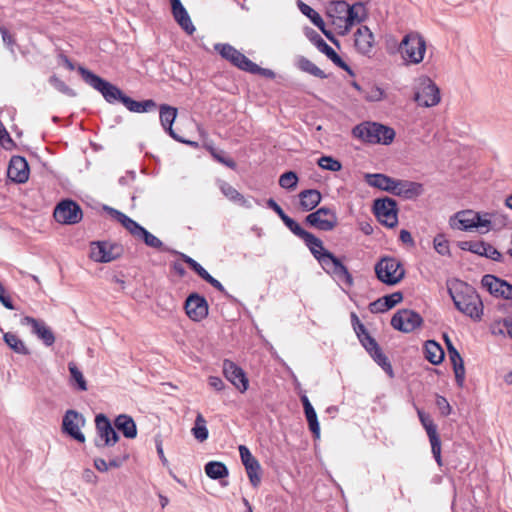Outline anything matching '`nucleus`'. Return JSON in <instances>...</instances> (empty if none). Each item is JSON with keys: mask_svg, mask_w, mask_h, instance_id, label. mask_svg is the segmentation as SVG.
<instances>
[{"mask_svg": "<svg viewBox=\"0 0 512 512\" xmlns=\"http://www.w3.org/2000/svg\"><path fill=\"white\" fill-rule=\"evenodd\" d=\"M481 285L495 297L512 300V284L505 280L491 274H486L482 277Z\"/></svg>", "mask_w": 512, "mask_h": 512, "instance_id": "412c9836", "label": "nucleus"}, {"mask_svg": "<svg viewBox=\"0 0 512 512\" xmlns=\"http://www.w3.org/2000/svg\"><path fill=\"white\" fill-rule=\"evenodd\" d=\"M361 342L364 346V348L367 350V352L370 354V353H373L374 350H376L377 348H379V345L377 344V342L371 337L369 336L368 334H366L362 339H361Z\"/></svg>", "mask_w": 512, "mask_h": 512, "instance_id": "774afa93", "label": "nucleus"}, {"mask_svg": "<svg viewBox=\"0 0 512 512\" xmlns=\"http://www.w3.org/2000/svg\"><path fill=\"white\" fill-rule=\"evenodd\" d=\"M445 342L447 344L450 361L453 365L456 382L459 386H463L465 379L463 359L457 349L453 346L448 336H445Z\"/></svg>", "mask_w": 512, "mask_h": 512, "instance_id": "bb28decb", "label": "nucleus"}, {"mask_svg": "<svg viewBox=\"0 0 512 512\" xmlns=\"http://www.w3.org/2000/svg\"><path fill=\"white\" fill-rule=\"evenodd\" d=\"M366 183L371 186L378 188L383 191H387L389 193L393 190V185L395 183L394 178H391L385 174H365L364 176Z\"/></svg>", "mask_w": 512, "mask_h": 512, "instance_id": "2f4dec72", "label": "nucleus"}, {"mask_svg": "<svg viewBox=\"0 0 512 512\" xmlns=\"http://www.w3.org/2000/svg\"><path fill=\"white\" fill-rule=\"evenodd\" d=\"M294 63L298 69L305 73H309L315 77L320 76V68L317 67L310 60L305 58L304 56H297L294 60Z\"/></svg>", "mask_w": 512, "mask_h": 512, "instance_id": "a18cd8bd", "label": "nucleus"}, {"mask_svg": "<svg viewBox=\"0 0 512 512\" xmlns=\"http://www.w3.org/2000/svg\"><path fill=\"white\" fill-rule=\"evenodd\" d=\"M123 252V246L115 242L97 241L90 245V258L99 263L114 261L120 258Z\"/></svg>", "mask_w": 512, "mask_h": 512, "instance_id": "f8f14e48", "label": "nucleus"}, {"mask_svg": "<svg viewBox=\"0 0 512 512\" xmlns=\"http://www.w3.org/2000/svg\"><path fill=\"white\" fill-rule=\"evenodd\" d=\"M422 322V317L417 312L409 309L398 311L391 319L392 327L404 333L414 331L421 326Z\"/></svg>", "mask_w": 512, "mask_h": 512, "instance_id": "f3484780", "label": "nucleus"}, {"mask_svg": "<svg viewBox=\"0 0 512 512\" xmlns=\"http://www.w3.org/2000/svg\"><path fill=\"white\" fill-rule=\"evenodd\" d=\"M300 207L303 211H311L320 203V191L308 189L300 192Z\"/></svg>", "mask_w": 512, "mask_h": 512, "instance_id": "f704fd0d", "label": "nucleus"}, {"mask_svg": "<svg viewBox=\"0 0 512 512\" xmlns=\"http://www.w3.org/2000/svg\"><path fill=\"white\" fill-rule=\"evenodd\" d=\"M211 154H212L213 158L216 161H218L219 163L227 166L230 169H235L236 168V166H237L236 162L233 159L227 157L225 152L218 151L216 149H212L211 150Z\"/></svg>", "mask_w": 512, "mask_h": 512, "instance_id": "bf43d9fd", "label": "nucleus"}, {"mask_svg": "<svg viewBox=\"0 0 512 512\" xmlns=\"http://www.w3.org/2000/svg\"><path fill=\"white\" fill-rule=\"evenodd\" d=\"M417 414L419 420L424 427L431 444L432 454L438 465L442 464L441 460V441L437 433V426L434 424L432 418L424 411L418 409Z\"/></svg>", "mask_w": 512, "mask_h": 512, "instance_id": "6ab92c4d", "label": "nucleus"}, {"mask_svg": "<svg viewBox=\"0 0 512 512\" xmlns=\"http://www.w3.org/2000/svg\"><path fill=\"white\" fill-rule=\"evenodd\" d=\"M191 433L199 442H204L208 439L209 431L207 428V421L200 412H198L196 415Z\"/></svg>", "mask_w": 512, "mask_h": 512, "instance_id": "4c0bfd02", "label": "nucleus"}, {"mask_svg": "<svg viewBox=\"0 0 512 512\" xmlns=\"http://www.w3.org/2000/svg\"><path fill=\"white\" fill-rule=\"evenodd\" d=\"M122 104L131 112L144 113L151 111L157 107L156 102L152 99L144 101H136L128 96L122 99Z\"/></svg>", "mask_w": 512, "mask_h": 512, "instance_id": "72a5a7b5", "label": "nucleus"}, {"mask_svg": "<svg viewBox=\"0 0 512 512\" xmlns=\"http://www.w3.org/2000/svg\"><path fill=\"white\" fill-rule=\"evenodd\" d=\"M137 239L143 240V242L148 247L158 249L161 251H168V248H166L164 246L163 242L158 237H156L155 235L150 233L148 230H146L145 228L142 230V232L140 233V235Z\"/></svg>", "mask_w": 512, "mask_h": 512, "instance_id": "c03bdc74", "label": "nucleus"}, {"mask_svg": "<svg viewBox=\"0 0 512 512\" xmlns=\"http://www.w3.org/2000/svg\"><path fill=\"white\" fill-rule=\"evenodd\" d=\"M322 270H324L343 290L353 286L354 280L343 258L334 255L322 246Z\"/></svg>", "mask_w": 512, "mask_h": 512, "instance_id": "20e7f679", "label": "nucleus"}, {"mask_svg": "<svg viewBox=\"0 0 512 512\" xmlns=\"http://www.w3.org/2000/svg\"><path fill=\"white\" fill-rule=\"evenodd\" d=\"M398 50L406 64L417 65L424 60L426 41L418 32H409L401 40Z\"/></svg>", "mask_w": 512, "mask_h": 512, "instance_id": "423d86ee", "label": "nucleus"}, {"mask_svg": "<svg viewBox=\"0 0 512 512\" xmlns=\"http://www.w3.org/2000/svg\"><path fill=\"white\" fill-rule=\"evenodd\" d=\"M4 342L15 352L21 355H28L29 349L24 342L14 333L7 332L3 336Z\"/></svg>", "mask_w": 512, "mask_h": 512, "instance_id": "a19ab883", "label": "nucleus"}, {"mask_svg": "<svg viewBox=\"0 0 512 512\" xmlns=\"http://www.w3.org/2000/svg\"><path fill=\"white\" fill-rule=\"evenodd\" d=\"M377 278L387 284L395 285L404 277V269L395 258H383L375 266Z\"/></svg>", "mask_w": 512, "mask_h": 512, "instance_id": "9b49d317", "label": "nucleus"}, {"mask_svg": "<svg viewBox=\"0 0 512 512\" xmlns=\"http://www.w3.org/2000/svg\"><path fill=\"white\" fill-rule=\"evenodd\" d=\"M8 177L16 183H24L29 178V167L26 159L21 156H13L10 160Z\"/></svg>", "mask_w": 512, "mask_h": 512, "instance_id": "b1692460", "label": "nucleus"}, {"mask_svg": "<svg viewBox=\"0 0 512 512\" xmlns=\"http://www.w3.org/2000/svg\"><path fill=\"white\" fill-rule=\"evenodd\" d=\"M95 425L98 434L96 446L99 448L110 447L119 440V435L112 427L110 420L104 415L99 414L95 418Z\"/></svg>", "mask_w": 512, "mask_h": 512, "instance_id": "2eb2a0df", "label": "nucleus"}, {"mask_svg": "<svg viewBox=\"0 0 512 512\" xmlns=\"http://www.w3.org/2000/svg\"><path fill=\"white\" fill-rule=\"evenodd\" d=\"M368 17L362 2L349 5L346 1H332L326 6V24L337 34L346 35L354 25L361 24Z\"/></svg>", "mask_w": 512, "mask_h": 512, "instance_id": "f257e3e1", "label": "nucleus"}, {"mask_svg": "<svg viewBox=\"0 0 512 512\" xmlns=\"http://www.w3.org/2000/svg\"><path fill=\"white\" fill-rule=\"evenodd\" d=\"M297 6L304 15L311 19L314 25L320 28V14L318 12L301 0L297 1Z\"/></svg>", "mask_w": 512, "mask_h": 512, "instance_id": "864d4df0", "label": "nucleus"}, {"mask_svg": "<svg viewBox=\"0 0 512 512\" xmlns=\"http://www.w3.org/2000/svg\"><path fill=\"white\" fill-rule=\"evenodd\" d=\"M69 372L71 375V380H73L80 391L87 390V383L83 376V373L78 369L75 363L70 362L68 364Z\"/></svg>", "mask_w": 512, "mask_h": 512, "instance_id": "49530a36", "label": "nucleus"}, {"mask_svg": "<svg viewBox=\"0 0 512 512\" xmlns=\"http://www.w3.org/2000/svg\"><path fill=\"white\" fill-rule=\"evenodd\" d=\"M49 82L52 86H54L55 89H57L59 92L68 95V96H75L76 93L65 84L64 81L59 79L57 76L53 75L50 77Z\"/></svg>", "mask_w": 512, "mask_h": 512, "instance_id": "4d7b16f0", "label": "nucleus"}, {"mask_svg": "<svg viewBox=\"0 0 512 512\" xmlns=\"http://www.w3.org/2000/svg\"><path fill=\"white\" fill-rule=\"evenodd\" d=\"M375 43V36L366 25L359 26L353 33V47L362 56L372 57Z\"/></svg>", "mask_w": 512, "mask_h": 512, "instance_id": "4468645a", "label": "nucleus"}, {"mask_svg": "<svg viewBox=\"0 0 512 512\" xmlns=\"http://www.w3.org/2000/svg\"><path fill=\"white\" fill-rule=\"evenodd\" d=\"M85 423V418L81 413L67 410L62 420V430L74 440L84 443L85 435L81 432V428Z\"/></svg>", "mask_w": 512, "mask_h": 512, "instance_id": "dca6fc26", "label": "nucleus"}, {"mask_svg": "<svg viewBox=\"0 0 512 512\" xmlns=\"http://www.w3.org/2000/svg\"><path fill=\"white\" fill-rule=\"evenodd\" d=\"M435 251L442 256L450 255V244L444 234H437L433 240Z\"/></svg>", "mask_w": 512, "mask_h": 512, "instance_id": "09e8293b", "label": "nucleus"}, {"mask_svg": "<svg viewBox=\"0 0 512 512\" xmlns=\"http://www.w3.org/2000/svg\"><path fill=\"white\" fill-rule=\"evenodd\" d=\"M78 72L81 75L82 79L89 86L97 90L101 93L103 98L110 104H114L115 102H121L122 99L126 97V95L115 85L110 82L104 80L98 75L94 74L90 70L86 69L83 66L78 67Z\"/></svg>", "mask_w": 512, "mask_h": 512, "instance_id": "0eeeda50", "label": "nucleus"}, {"mask_svg": "<svg viewBox=\"0 0 512 512\" xmlns=\"http://www.w3.org/2000/svg\"><path fill=\"white\" fill-rule=\"evenodd\" d=\"M128 455L123 452L114 456H109L108 461L103 458H96L94 466L99 472H107L110 468H119L127 460Z\"/></svg>", "mask_w": 512, "mask_h": 512, "instance_id": "473e14b6", "label": "nucleus"}, {"mask_svg": "<svg viewBox=\"0 0 512 512\" xmlns=\"http://www.w3.org/2000/svg\"><path fill=\"white\" fill-rule=\"evenodd\" d=\"M172 7V14L180 27L189 35L195 32V27L188 15L187 10L182 5L180 0H170Z\"/></svg>", "mask_w": 512, "mask_h": 512, "instance_id": "cd10ccee", "label": "nucleus"}, {"mask_svg": "<svg viewBox=\"0 0 512 512\" xmlns=\"http://www.w3.org/2000/svg\"><path fill=\"white\" fill-rule=\"evenodd\" d=\"M0 302L7 309H10V310L15 309V306H14L10 296L6 295L5 287L2 285L1 282H0Z\"/></svg>", "mask_w": 512, "mask_h": 512, "instance_id": "69168bd1", "label": "nucleus"}, {"mask_svg": "<svg viewBox=\"0 0 512 512\" xmlns=\"http://www.w3.org/2000/svg\"><path fill=\"white\" fill-rule=\"evenodd\" d=\"M214 49L221 55L222 58L229 61L237 68L249 72L256 73L260 71V67L248 59L243 53L238 51L230 44H215Z\"/></svg>", "mask_w": 512, "mask_h": 512, "instance_id": "9d476101", "label": "nucleus"}, {"mask_svg": "<svg viewBox=\"0 0 512 512\" xmlns=\"http://www.w3.org/2000/svg\"><path fill=\"white\" fill-rule=\"evenodd\" d=\"M23 324L30 325L32 332L40 339L46 346H51L55 342L53 331L48 327L45 322L26 316L22 320Z\"/></svg>", "mask_w": 512, "mask_h": 512, "instance_id": "393cba45", "label": "nucleus"}, {"mask_svg": "<svg viewBox=\"0 0 512 512\" xmlns=\"http://www.w3.org/2000/svg\"><path fill=\"white\" fill-rule=\"evenodd\" d=\"M206 475L214 480L222 479L228 476L229 472L226 465L218 461H210L205 465Z\"/></svg>", "mask_w": 512, "mask_h": 512, "instance_id": "58836bf2", "label": "nucleus"}, {"mask_svg": "<svg viewBox=\"0 0 512 512\" xmlns=\"http://www.w3.org/2000/svg\"><path fill=\"white\" fill-rule=\"evenodd\" d=\"M221 192L231 201H237L240 198V193L232 187L229 183L222 181L219 185Z\"/></svg>", "mask_w": 512, "mask_h": 512, "instance_id": "052dcab7", "label": "nucleus"}, {"mask_svg": "<svg viewBox=\"0 0 512 512\" xmlns=\"http://www.w3.org/2000/svg\"><path fill=\"white\" fill-rule=\"evenodd\" d=\"M223 373L225 378L231 382L241 393L248 389V379L244 371L230 360H224Z\"/></svg>", "mask_w": 512, "mask_h": 512, "instance_id": "5701e85b", "label": "nucleus"}, {"mask_svg": "<svg viewBox=\"0 0 512 512\" xmlns=\"http://www.w3.org/2000/svg\"><path fill=\"white\" fill-rule=\"evenodd\" d=\"M497 214L493 212H475L462 210L455 213L449 219V225L453 229L473 231L477 229L485 234L494 229V221Z\"/></svg>", "mask_w": 512, "mask_h": 512, "instance_id": "7ed1b4c3", "label": "nucleus"}, {"mask_svg": "<svg viewBox=\"0 0 512 512\" xmlns=\"http://www.w3.org/2000/svg\"><path fill=\"white\" fill-rule=\"evenodd\" d=\"M322 54H325L337 67L347 71L351 76L354 75L353 71L346 64V62L338 55V53L327 43L322 40Z\"/></svg>", "mask_w": 512, "mask_h": 512, "instance_id": "ea45409f", "label": "nucleus"}, {"mask_svg": "<svg viewBox=\"0 0 512 512\" xmlns=\"http://www.w3.org/2000/svg\"><path fill=\"white\" fill-rule=\"evenodd\" d=\"M187 316L193 321H201L208 315V303L203 296L193 293L185 301Z\"/></svg>", "mask_w": 512, "mask_h": 512, "instance_id": "4be33fe9", "label": "nucleus"}, {"mask_svg": "<svg viewBox=\"0 0 512 512\" xmlns=\"http://www.w3.org/2000/svg\"><path fill=\"white\" fill-rule=\"evenodd\" d=\"M180 256L199 277L205 281L208 279L210 274L197 261L183 253H180Z\"/></svg>", "mask_w": 512, "mask_h": 512, "instance_id": "3c124183", "label": "nucleus"}, {"mask_svg": "<svg viewBox=\"0 0 512 512\" xmlns=\"http://www.w3.org/2000/svg\"><path fill=\"white\" fill-rule=\"evenodd\" d=\"M481 256L497 262H501L503 259L502 254L494 246L487 242H484Z\"/></svg>", "mask_w": 512, "mask_h": 512, "instance_id": "6e6d98bb", "label": "nucleus"}, {"mask_svg": "<svg viewBox=\"0 0 512 512\" xmlns=\"http://www.w3.org/2000/svg\"><path fill=\"white\" fill-rule=\"evenodd\" d=\"M422 192L423 186L420 183L407 180H395L391 193L405 199H413L421 195Z\"/></svg>", "mask_w": 512, "mask_h": 512, "instance_id": "a878e982", "label": "nucleus"}, {"mask_svg": "<svg viewBox=\"0 0 512 512\" xmlns=\"http://www.w3.org/2000/svg\"><path fill=\"white\" fill-rule=\"evenodd\" d=\"M414 101L421 107H434L441 101L440 90L435 82L428 76L417 79L414 92Z\"/></svg>", "mask_w": 512, "mask_h": 512, "instance_id": "1a4fd4ad", "label": "nucleus"}, {"mask_svg": "<svg viewBox=\"0 0 512 512\" xmlns=\"http://www.w3.org/2000/svg\"><path fill=\"white\" fill-rule=\"evenodd\" d=\"M245 469L250 483L253 485V487H258L261 482V466L259 461L245 466Z\"/></svg>", "mask_w": 512, "mask_h": 512, "instance_id": "8fccbe9b", "label": "nucleus"}, {"mask_svg": "<svg viewBox=\"0 0 512 512\" xmlns=\"http://www.w3.org/2000/svg\"><path fill=\"white\" fill-rule=\"evenodd\" d=\"M374 213L378 221L393 228L398 223L397 204L391 198L376 199L374 201Z\"/></svg>", "mask_w": 512, "mask_h": 512, "instance_id": "ddd939ff", "label": "nucleus"}, {"mask_svg": "<svg viewBox=\"0 0 512 512\" xmlns=\"http://www.w3.org/2000/svg\"><path fill=\"white\" fill-rule=\"evenodd\" d=\"M436 406L443 416H448L451 413V406L448 400L443 396L438 395L436 397Z\"/></svg>", "mask_w": 512, "mask_h": 512, "instance_id": "0e129e2a", "label": "nucleus"}, {"mask_svg": "<svg viewBox=\"0 0 512 512\" xmlns=\"http://www.w3.org/2000/svg\"><path fill=\"white\" fill-rule=\"evenodd\" d=\"M177 117V109L175 107L163 104L160 106V122L164 130L176 141L185 143L172 129V125Z\"/></svg>", "mask_w": 512, "mask_h": 512, "instance_id": "c85d7f7f", "label": "nucleus"}, {"mask_svg": "<svg viewBox=\"0 0 512 512\" xmlns=\"http://www.w3.org/2000/svg\"><path fill=\"white\" fill-rule=\"evenodd\" d=\"M342 168V164L339 160L331 157L322 155V170H329L332 172H338Z\"/></svg>", "mask_w": 512, "mask_h": 512, "instance_id": "13d9d810", "label": "nucleus"}, {"mask_svg": "<svg viewBox=\"0 0 512 512\" xmlns=\"http://www.w3.org/2000/svg\"><path fill=\"white\" fill-rule=\"evenodd\" d=\"M301 399L303 402L304 411L309 424V428L313 432L315 437L318 438L320 437V427L317 419V414L306 396H302Z\"/></svg>", "mask_w": 512, "mask_h": 512, "instance_id": "e433bc0d", "label": "nucleus"}, {"mask_svg": "<svg viewBox=\"0 0 512 512\" xmlns=\"http://www.w3.org/2000/svg\"><path fill=\"white\" fill-rule=\"evenodd\" d=\"M338 224V217L335 210L322 207V231H331Z\"/></svg>", "mask_w": 512, "mask_h": 512, "instance_id": "37998d69", "label": "nucleus"}, {"mask_svg": "<svg viewBox=\"0 0 512 512\" xmlns=\"http://www.w3.org/2000/svg\"><path fill=\"white\" fill-rule=\"evenodd\" d=\"M0 32L2 35L3 42L11 50V52L14 53V37L9 33V31L5 27H0Z\"/></svg>", "mask_w": 512, "mask_h": 512, "instance_id": "338daca9", "label": "nucleus"}, {"mask_svg": "<svg viewBox=\"0 0 512 512\" xmlns=\"http://www.w3.org/2000/svg\"><path fill=\"white\" fill-rule=\"evenodd\" d=\"M490 331L493 335L498 336H509L512 338V319H501V320H495L491 326Z\"/></svg>", "mask_w": 512, "mask_h": 512, "instance_id": "79ce46f5", "label": "nucleus"}, {"mask_svg": "<svg viewBox=\"0 0 512 512\" xmlns=\"http://www.w3.org/2000/svg\"><path fill=\"white\" fill-rule=\"evenodd\" d=\"M238 449L244 467L258 461L245 445H240Z\"/></svg>", "mask_w": 512, "mask_h": 512, "instance_id": "680f3d73", "label": "nucleus"}, {"mask_svg": "<svg viewBox=\"0 0 512 512\" xmlns=\"http://www.w3.org/2000/svg\"><path fill=\"white\" fill-rule=\"evenodd\" d=\"M425 358L432 364L438 365L444 359V351L440 344L434 340L426 341L424 345Z\"/></svg>", "mask_w": 512, "mask_h": 512, "instance_id": "c9c22d12", "label": "nucleus"}, {"mask_svg": "<svg viewBox=\"0 0 512 512\" xmlns=\"http://www.w3.org/2000/svg\"><path fill=\"white\" fill-rule=\"evenodd\" d=\"M78 72L81 75L82 79L89 86L97 90L101 93L103 98L110 104H114L115 102H121L122 99L126 97V95L115 85L110 82L104 80L98 75L94 74L90 70L86 69L83 66L78 67Z\"/></svg>", "mask_w": 512, "mask_h": 512, "instance_id": "6e6552de", "label": "nucleus"}, {"mask_svg": "<svg viewBox=\"0 0 512 512\" xmlns=\"http://www.w3.org/2000/svg\"><path fill=\"white\" fill-rule=\"evenodd\" d=\"M80 206L72 200H63L54 210V218L62 224H76L82 219Z\"/></svg>", "mask_w": 512, "mask_h": 512, "instance_id": "a211bd4d", "label": "nucleus"}, {"mask_svg": "<svg viewBox=\"0 0 512 512\" xmlns=\"http://www.w3.org/2000/svg\"><path fill=\"white\" fill-rule=\"evenodd\" d=\"M298 183V176L293 171H288L282 174L279 178V185L288 190L296 188Z\"/></svg>", "mask_w": 512, "mask_h": 512, "instance_id": "603ef678", "label": "nucleus"}, {"mask_svg": "<svg viewBox=\"0 0 512 512\" xmlns=\"http://www.w3.org/2000/svg\"><path fill=\"white\" fill-rule=\"evenodd\" d=\"M115 428L123 433L126 438L134 439L137 436V427L133 418L121 414L114 421Z\"/></svg>", "mask_w": 512, "mask_h": 512, "instance_id": "7c9ffc66", "label": "nucleus"}, {"mask_svg": "<svg viewBox=\"0 0 512 512\" xmlns=\"http://www.w3.org/2000/svg\"><path fill=\"white\" fill-rule=\"evenodd\" d=\"M382 299L384 300L383 303L386 304V307L389 310V309L393 308L395 305H397L398 303H400L403 299V296H402L401 292H394L392 294L382 297Z\"/></svg>", "mask_w": 512, "mask_h": 512, "instance_id": "e2e57ef3", "label": "nucleus"}, {"mask_svg": "<svg viewBox=\"0 0 512 512\" xmlns=\"http://www.w3.org/2000/svg\"><path fill=\"white\" fill-rule=\"evenodd\" d=\"M110 215L115 218L118 222L122 224V226L134 237L138 238L144 227L138 224L136 221L125 215L124 213L114 209V208H106Z\"/></svg>", "mask_w": 512, "mask_h": 512, "instance_id": "c756f323", "label": "nucleus"}, {"mask_svg": "<svg viewBox=\"0 0 512 512\" xmlns=\"http://www.w3.org/2000/svg\"><path fill=\"white\" fill-rule=\"evenodd\" d=\"M448 292L458 311L474 321H480L483 315V303L476 290L469 284L455 280L448 286Z\"/></svg>", "mask_w": 512, "mask_h": 512, "instance_id": "f03ea898", "label": "nucleus"}, {"mask_svg": "<svg viewBox=\"0 0 512 512\" xmlns=\"http://www.w3.org/2000/svg\"><path fill=\"white\" fill-rule=\"evenodd\" d=\"M374 361L390 376L393 377V369L387 357L382 353L380 347L370 353Z\"/></svg>", "mask_w": 512, "mask_h": 512, "instance_id": "de8ad7c7", "label": "nucleus"}, {"mask_svg": "<svg viewBox=\"0 0 512 512\" xmlns=\"http://www.w3.org/2000/svg\"><path fill=\"white\" fill-rule=\"evenodd\" d=\"M283 222L293 234L305 242L306 246L309 248L315 259L320 262V239L304 230L295 220L289 216Z\"/></svg>", "mask_w": 512, "mask_h": 512, "instance_id": "aec40b11", "label": "nucleus"}, {"mask_svg": "<svg viewBox=\"0 0 512 512\" xmlns=\"http://www.w3.org/2000/svg\"><path fill=\"white\" fill-rule=\"evenodd\" d=\"M353 136L368 143L390 144L394 137L395 131L385 125L375 122H364L353 128Z\"/></svg>", "mask_w": 512, "mask_h": 512, "instance_id": "39448f33", "label": "nucleus"}, {"mask_svg": "<svg viewBox=\"0 0 512 512\" xmlns=\"http://www.w3.org/2000/svg\"><path fill=\"white\" fill-rule=\"evenodd\" d=\"M459 247L463 251H470L481 256L484 241H462L459 243Z\"/></svg>", "mask_w": 512, "mask_h": 512, "instance_id": "5fc2aeb1", "label": "nucleus"}]
</instances>
